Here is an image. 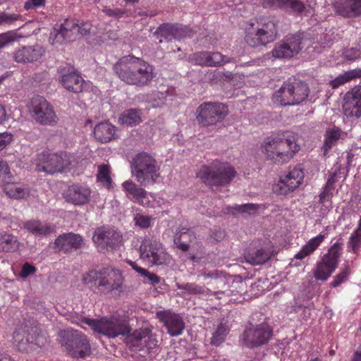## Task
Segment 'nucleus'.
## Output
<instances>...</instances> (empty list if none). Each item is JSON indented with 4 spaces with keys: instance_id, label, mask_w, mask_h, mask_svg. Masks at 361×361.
I'll list each match as a JSON object with an SVG mask.
<instances>
[{
    "instance_id": "obj_1",
    "label": "nucleus",
    "mask_w": 361,
    "mask_h": 361,
    "mask_svg": "<svg viewBox=\"0 0 361 361\" xmlns=\"http://www.w3.org/2000/svg\"><path fill=\"white\" fill-rule=\"evenodd\" d=\"M125 276L118 268L108 266L92 269L82 276V282L95 293L109 294L124 290Z\"/></svg>"
},
{
    "instance_id": "obj_2",
    "label": "nucleus",
    "mask_w": 361,
    "mask_h": 361,
    "mask_svg": "<svg viewBox=\"0 0 361 361\" xmlns=\"http://www.w3.org/2000/svg\"><path fill=\"white\" fill-rule=\"evenodd\" d=\"M261 147L267 159L279 164L289 161L300 150L297 135L291 132L272 134L264 140Z\"/></svg>"
},
{
    "instance_id": "obj_3",
    "label": "nucleus",
    "mask_w": 361,
    "mask_h": 361,
    "mask_svg": "<svg viewBox=\"0 0 361 361\" xmlns=\"http://www.w3.org/2000/svg\"><path fill=\"white\" fill-rule=\"evenodd\" d=\"M118 78L126 83L142 87L155 77L154 68L147 62L134 56L123 57L114 66Z\"/></svg>"
},
{
    "instance_id": "obj_4",
    "label": "nucleus",
    "mask_w": 361,
    "mask_h": 361,
    "mask_svg": "<svg viewBox=\"0 0 361 361\" xmlns=\"http://www.w3.org/2000/svg\"><path fill=\"white\" fill-rule=\"evenodd\" d=\"M276 22L269 17H259L246 27L245 39L252 47L265 46L277 38Z\"/></svg>"
},
{
    "instance_id": "obj_5",
    "label": "nucleus",
    "mask_w": 361,
    "mask_h": 361,
    "mask_svg": "<svg viewBox=\"0 0 361 361\" xmlns=\"http://www.w3.org/2000/svg\"><path fill=\"white\" fill-rule=\"evenodd\" d=\"M75 161V157L73 154L66 152L49 154L44 151L37 155L36 170L47 174L64 173L71 170Z\"/></svg>"
},
{
    "instance_id": "obj_6",
    "label": "nucleus",
    "mask_w": 361,
    "mask_h": 361,
    "mask_svg": "<svg viewBox=\"0 0 361 361\" xmlns=\"http://www.w3.org/2000/svg\"><path fill=\"white\" fill-rule=\"evenodd\" d=\"M235 173L234 169L229 164L215 161L211 166H202L197 173V176L206 184L224 185L233 180Z\"/></svg>"
},
{
    "instance_id": "obj_7",
    "label": "nucleus",
    "mask_w": 361,
    "mask_h": 361,
    "mask_svg": "<svg viewBox=\"0 0 361 361\" xmlns=\"http://www.w3.org/2000/svg\"><path fill=\"white\" fill-rule=\"evenodd\" d=\"M82 322L87 324L94 331L108 338L127 335L130 331L128 322L118 317H104L101 319H85Z\"/></svg>"
},
{
    "instance_id": "obj_8",
    "label": "nucleus",
    "mask_w": 361,
    "mask_h": 361,
    "mask_svg": "<svg viewBox=\"0 0 361 361\" xmlns=\"http://www.w3.org/2000/svg\"><path fill=\"white\" fill-rule=\"evenodd\" d=\"M159 166L155 159L143 152L137 154L133 160V174L142 185L153 184L159 177Z\"/></svg>"
},
{
    "instance_id": "obj_9",
    "label": "nucleus",
    "mask_w": 361,
    "mask_h": 361,
    "mask_svg": "<svg viewBox=\"0 0 361 361\" xmlns=\"http://www.w3.org/2000/svg\"><path fill=\"white\" fill-rule=\"evenodd\" d=\"M61 344L73 357L84 358L91 353L90 345L86 336L74 329H66L59 333Z\"/></svg>"
},
{
    "instance_id": "obj_10",
    "label": "nucleus",
    "mask_w": 361,
    "mask_h": 361,
    "mask_svg": "<svg viewBox=\"0 0 361 361\" xmlns=\"http://www.w3.org/2000/svg\"><path fill=\"white\" fill-rule=\"evenodd\" d=\"M343 240L341 238L337 240L329 249L322 260L317 264L313 270V276L319 281H326L332 274L338 266V260L341 255Z\"/></svg>"
},
{
    "instance_id": "obj_11",
    "label": "nucleus",
    "mask_w": 361,
    "mask_h": 361,
    "mask_svg": "<svg viewBox=\"0 0 361 361\" xmlns=\"http://www.w3.org/2000/svg\"><path fill=\"white\" fill-rule=\"evenodd\" d=\"M140 255L144 262L152 265H169L172 260L162 244L152 238H145L142 241Z\"/></svg>"
},
{
    "instance_id": "obj_12",
    "label": "nucleus",
    "mask_w": 361,
    "mask_h": 361,
    "mask_svg": "<svg viewBox=\"0 0 361 361\" xmlns=\"http://www.w3.org/2000/svg\"><path fill=\"white\" fill-rule=\"evenodd\" d=\"M92 240L99 252L103 253L119 248L123 241L121 232L109 226L97 228L94 231Z\"/></svg>"
},
{
    "instance_id": "obj_13",
    "label": "nucleus",
    "mask_w": 361,
    "mask_h": 361,
    "mask_svg": "<svg viewBox=\"0 0 361 361\" xmlns=\"http://www.w3.org/2000/svg\"><path fill=\"white\" fill-rule=\"evenodd\" d=\"M30 111L32 117L41 125L54 126L58 123L59 118L54 107L42 97L32 98Z\"/></svg>"
},
{
    "instance_id": "obj_14",
    "label": "nucleus",
    "mask_w": 361,
    "mask_h": 361,
    "mask_svg": "<svg viewBox=\"0 0 361 361\" xmlns=\"http://www.w3.org/2000/svg\"><path fill=\"white\" fill-rule=\"evenodd\" d=\"M196 114L197 122L209 126L221 121L228 114V108L222 103L204 102L198 106Z\"/></svg>"
},
{
    "instance_id": "obj_15",
    "label": "nucleus",
    "mask_w": 361,
    "mask_h": 361,
    "mask_svg": "<svg viewBox=\"0 0 361 361\" xmlns=\"http://www.w3.org/2000/svg\"><path fill=\"white\" fill-rule=\"evenodd\" d=\"M305 33L298 32L287 36L284 40L276 44L271 51L275 59H290L297 55L302 49L304 43Z\"/></svg>"
},
{
    "instance_id": "obj_16",
    "label": "nucleus",
    "mask_w": 361,
    "mask_h": 361,
    "mask_svg": "<svg viewBox=\"0 0 361 361\" xmlns=\"http://www.w3.org/2000/svg\"><path fill=\"white\" fill-rule=\"evenodd\" d=\"M273 331L267 323L247 327L242 335L243 344L248 348L264 345L270 340Z\"/></svg>"
},
{
    "instance_id": "obj_17",
    "label": "nucleus",
    "mask_w": 361,
    "mask_h": 361,
    "mask_svg": "<svg viewBox=\"0 0 361 361\" xmlns=\"http://www.w3.org/2000/svg\"><path fill=\"white\" fill-rule=\"evenodd\" d=\"M304 176L303 170L301 168L295 167L287 174L280 178L278 183L274 185L273 190L276 193L286 195L299 187L304 179Z\"/></svg>"
},
{
    "instance_id": "obj_18",
    "label": "nucleus",
    "mask_w": 361,
    "mask_h": 361,
    "mask_svg": "<svg viewBox=\"0 0 361 361\" xmlns=\"http://www.w3.org/2000/svg\"><path fill=\"white\" fill-rule=\"evenodd\" d=\"M343 110L348 118L361 117V86L354 87L345 94Z\"/></svg>"
},
{
    "instance_id": "obj_19",
    "label": "nucleus",
    "mask_w": 361,
    "mask_h": 361,
    "mask_svg": "<svg viewBox=\"0 0 361 361\" xmlns=\"http://www.w3.org/2000/svg\"><path fill=\"white\" fill-rule=\"evenodd\" d=\"M156 317L164 324L170 336H178L182 334L185 329V323L179 314L170 311H159Z\"/></svg>"
},
{
    "instance_id": "obj_20",
    "label": "nucleus",
    "mask_w": 361,
    "mask_h": 361,
    "mask_svg": "<svg viewBox=\"0 0 361 361\" xmlns=\"http://www.w3.org/2000/svg\"><path fill=\"white\" fill-rule=\"evenodd\" d=\"M157 32L161 37L159 42L161 43L164 40L171 42L190 37L191 30L186 26L166 23L160 25Z\"/></svg>"
},
{
    "instance_id": "obj_21",
    "label": "nucleus",
    "mask_w": 361,
    "mask_h": 361,
    "mask_svg": "<svg viewBox=\"0 0 361 361\" xmlns=\"http://www.w3.org/2000/svg\"><path fill=\"white\" fill-rule=\"evenodd\" d=\"M78 23L66 19L60 25H56L50 33L49 41L52 44H60L71 39Z\"/></svg>"
},
{
    "instance_id": "obj_22",
    "label": "nucleus",
    "mask_w": 361,
    "mask_h": 361,
    "mask_svg": "<svg viewBox=\"0 0 361 361\" xmlns=\"http://www.w3.org/2000/svg\"><path fill=\"white\" fill-rule=\"evenodd\" d=\"M335 12L344 18L361 16V0H338L333 4Z\"/></svg>"
},
{
    "instance_id": "obj_23",
    "label": "nucleus",
    "mask_w": 361,
    "mask_h": 361,
    "mask_svg": "<svg viewBox=\"0 0 361 361\" xmlns=\"http://www.w3.org/2000/svg\"><path fill=\"white\" fill-rule=\"evenodd\" d=\"M82 243V238L73 233L59 235L54 241V248L56 251L68 252L72 249L79 248Z\"/></svg>"
},
{
    "instance_id": "obj_24",
    "label": "nucleus",
    "mask_w": 361,
    "mask_h": 361,
    "mask_svg": "<svg viewBox=\"0 0 361 361\" xmlns=\"http://www.w3.org/2000/svg\"><path fill=\"white\" fill-rule=\"evenodd\" d=\"M63 195L68 202L76 205L84 204L89 200L90 190L85 186L73 185L68 188Z\"/></svg>"
},
{
    "instance_id": "obj_25",
    "label": "nucleus",
    "mask_w": 361,
    "mask_h": 361,
    "mask_svg": "<svg viewBox=\"0 0 361 361\" xmlns=\"http://www.w3.org/2000/svg\"><path fill=\"white\" fill-rule=\"evenodd\" d=\"M347 137V133L342 131L338 127L329 128L324 134V144L322 147L323 154L326 156L327 153L337 145L340 140H344Z\"/></svg>"
},
{
    "instance_id": "obj_26",
    "label": "nucleus",
    "mask_w": 361,
    "mask_h": 361,
    "mask_svg": "<svg viewBox=\"0 0 361 361\" xmlns=\"http://www.w3.org/2000/svg\"><path fill=\"white\" fill-rule=\"evenodd\" d=\"M178 294L185 298L191 295H198L200 298H206L212 290L205 286H201L195 283H186L183 284L177 283Z\"/></svg>"
},
{
    "instance_id": "obj_27",
    "label": "nucleus",
    "mask_w": 361,
    "mask_h": 361,
    "mask_svg": "<svg viewBox=\"0 0 361 361\" xmlns=\"http://www.w3.org/2000/svg\"><path fill=\"white\" fill-rule=\"evenodd\" d=\"M43 53L44 50L39 45L24 47L16 51L14 58L17 62H33L41 58Z\"/></svg>"
},
{
    "instance_id": "obj_28",
    "label": "nucleus",
    "mask_w": 361,
    "mask_h": 361,
    "mask_svg": "<svg viewBox=\"0 0 361 361\" xmlns=\"http://www.w3.org/2000/svg\"><path fill=\"white\" fill-rule=\"evenodd\" d=\"M23 227L36 237H45L55 231V226L38 220H30L24 223Z\"/></svg>"
},
{
    "instance_id": "obj_29",
    "label": "nucleus",
    "mask_w": 361,
    "mask_h": 361,
    "mask_svg": "<svg viewBox=\"0 0 361 361\" xmlns=\"http://www.w3.org/2000/svg\"><path fill=\"white\" fill-rule=\"evenodd\" d=\"M149 331L147 329H140L134 331L127 338L128 342L133 346L142 348L145 345L147 348H152L157 345V340L148 338Z\"/></svg>"
},
{
    "instance_id": "obj_30",
    "label": "nucleus",
    "mask_w": 361,
    "mask_h": 361,
    "mask_svg": "<svg viewBox=\"0 0 361 361\" xmlns=\"http://www.w3.org/2000/svg\"><path fill=\"white\" fill-rule=\"evenodd\" d=\"M61 82L66 90L73 92L83 91L85 85L82 78L75 71L63 75Z\"/></svg>"
},
{
    "instance_id": "obj_31",
    "label": "nucleus",
    "mask_w": 361,
    "mask_h": 361,
    "mask_svg": "<svg viewBox=\"0 0 361 361\" xmlns=\"http://www.w3.org/2000/svg\"><path fill=\"white\" fill-rule=\"evenodd\" d=\"M94 136L100 142H108L116 138V128L109 122L98 123L94 128Z\"/></svg>"
},
{
    "instance_id": "obj_32",
    "label": "nucleus",
    "mask_w": 361,
    "mask_h": 361,
    "mask_svg": "<svg viewBox=\"0 0 361 361\" xmlns=\"http://www.w3.org/2000/svg\"><path fill=\"white\" fill-rule=\"evenodd\" d=\"M4 192L12 199L21 200L27 199L30 194V188L20 183H11V180L5 183Z\"/></svg>"
},
{
    "instance_id": "obj_33",
    "label": "nucleus",
    "mask_w": 361,
    "mask_h": 361,
    "mask_svg": "<svg viewBox=\"0 0 361 361\" xmlns=\"http://www.w3.org/2000/svg\"><path fill=\"white\" fill-rule=\"evenodd\" d=\"M290 96L293 98L295 105L299 104L306 99L309 94L307 85L301 81H286Z\"/></svg>"
},
{
    "instance_id": "obj_34",
    "label": "nucleus",
    "mask_w": 361,
    "mask_h": 361,
    "mask_svg": "<svg viewBox=\"0 0 361 361\" xmlns=\"http://www.w3.org/2000/svg\"><path fill=\"white\" fill-rule=\"evenodd\" d=\"M326 235L327 234L326 233H321L318 235L309 240V241L302 247L300 250L295 254V258L298 259H302L312 254L324 241Z\"/></svg>"
},
{
    "instance_id": "obj_35",
    "label": "nucleus",
    "mask_w": 361,
    "mask_h": 361,
    "mask_svg": "<svg viewBox=\"0 0 361 361\" xmlns=\"http://www.w3.org/2000/svg\"><path fill=\"white\" fill-rule=\"evenodd\" d=\"M263 4L264 6H276L298 13L305 8L304 4L299 0H267Z\"/></svg>"
},
{
    "instance_id": "obj_36",
    "label": "nucleus",
    "mask_w": 361,
    "mask_h": 361,
    "mask_svg": "<svg viewBox=\"0 0 361 361\" xmlns=\"http://www.w3.org/2000/svg\"><path fill=\"white\" fill-rule=\"evenodd\" d=\"M195 239V236L190 229L182 228L176 233L173 241L177 247L183 251H187L190 243Z\"/></svg>"
},
{
    "instance_id": "obj_37",
    "label": "nucleus",
    "mask_w": 361,
    "mask_h": 361,
    "mask_svg": "<svg viewBox=\"0 0 361 361\" xmlns=\"http://www.w3.org/2000/svg\"><path fill=\"white\" fill-rule=\"evenodd\" d=\"M274 103L280 106H292L295 105L293 98L291 97L290 90L286 81L283 82L282 86L274 92L272 96Z\"/></svg>"
},
{
    "instance_id": "obj_38",
    "label": "nucleus",
    "mask_w": 361,
    "mask_h": 361,
    "mask_svg": "<svg viewBox=\"0 0 361 361\" xmlns=\"http://www.w3.org/2000/svg\"><path fill=\"white\" fill-rule=\"evenodd\" d=\"M18 238L8 233H0V252H13L18 250Z\"/></svg>"
},
{
    "instance_id": "obj_39",
    "label": "nucleus",
    "mask_w": 361,
    "mask_h": 361,
    "mask_svg": "<svg viewBox=\"0 0 361 361\" xmlns=\"http://www.w3.org/2000/svg\"><path fill=\"white\" fill-rule=\"evenodd\" d=\"M206 66L208 67L221 66L234 61V59L223 55L219 51H206Z\"/></svg>"
},
{
    "instance_id": "obj_40",
    "label": "nucleus",
    "mask_w": 361,
    "mask_h": 361,
    "mask_svg": "<svg viewBox=\"0 0 361 361\" xmlns=\"http://www.w3.org/2000/svg\"><path fill=\"white\" fill-rule=\"evenodd\" d=\"M141 121V111L134 109L126 110L121 114L119 118L121 124L129 126H136Z\"/></svg>"
},
{
    "instance_id": "obj_41",
    "label": "nucleus",
    "mask_w": 361,
    "mask_h": 361,
    "mask_svg": "<svg viewBox=\"0 0 361 361\" xmlns=\"http://www.w3.org/2000/svg\"><path fill=\"white\" fill-rule=\"evenodd\" d=\"M361 78V68L353 69L345 72L344 73L338 75L331 82L333 88H337L340 85L345 84L355 78Z\"/></svg>"
},
{
    "instance_id": "obj_42",
    "label": "nucleus",
    "mask_w": 361,
    "mask_h": 361,
    "mask_svg": "<svg viewBox=\"0 0 361 361\" xmlns=\"http://www.w3.org/2000/svg\"><path fill=\"white\" fill-rule=\"evenodd\" d=\"M269 253L264 249H259L255 252H248L245 255L246 261L252 264H262L269 259Z\"/></svg>"
},
{
    "instance_id": "obj_43",
    "label": "nucleus",
    "mask_w": 361,
    "mask_h": 361,
    "mask_svg": "<svg viewBox=\"0 0 361 361\" xmlns=\"http://www.w3.org/2000/svg\"><path fill=\"white\" fill-rule=\"evenodd\" d=\"M361 247V229L357 228L350 234L347 243V250L349 252L357 253Z\"/></svg>"
},
{
    "instance_id": "obj_44",
    "label": "nucleus",
    "mask_w": 361,
    "mask_h": 361,
    "mask_svg": "<svg viewBox=\"0 0 361 361\" xmlns=\"http://www.w3.org/2000/svg\"><path fill=\"white\" fill-rule=\"evenodd\" d=\"M228 331V327L226 324H220L212 334L211 343L216 346L220 345L224 342Z\"/></svg>"
},
{
    "instance_id": "obj_45",
    "label": "nucleus",
    "mask_w": 361,
    "mask_h": 361,
    "mask_svg": "<svg viewBox=\"0 0 361 361\" xmlns=\"http://www.w3.org/2000/svg\"><path fill=\"white\" fill-rule=\"evenodd\" d=\"M122 186L126 192V196L132 201L143 192V188L137 186L131 180L124 181Z\"/></svg>"
},
{
    "instance_id": "obj_46",
    "label": "nucleus",
    "mask_w": 361,
    "mask_h": 361,
    "mask_svg": "<svg viewBox=\"0 0 361 361\" xmlns=\"http://www.w3.org/2000/svg\"><path fill=\"white\" fill-rule=\"evenodd\" d=\"M110 168L108 165L102 164L98 166L97 180L106 188H109L111 185V178L109 176Z\"/></svg>"
},
{
    "instance_id": "obj_47",
    "label": "nucleus",
    "mask_w": 361,
    "mask_h": 361,
    "mask_svg": "<svg viewBox=\"0 0 361 361\" xmlns=\"http://www.w3.org/2000/svg\"><path fill=\"white\" fill-rule=\"evenodd\" d=\"M135 224L142 228H147L152 226L153 218L150 216L137 213L134 215Z\"/></svg>"
},
{
    "instance_id": "obj_48",
    "label": "nucleus",
    "mask_w": 361,
    "mask_h": 361,
    "mask_svg": "<svg viewBox=\"0 0 361 361\" xmlns=\"http://www.w3.org/2000/svg\"><path fill=\"white\" fill-rule=\"evenodd\" d=\"M197 276L202 277L204 281L209 280L207 284L212 283V281L224 282V280L221 278V273L218 270L201 271L198 273Z\"/></svg>"
},
{
    "instance_id": "obj_49",
    "label": "nucleus",
    "mask_w": 361,
    "mask_h": 361,
    "mask_svg": "<svg viewBox=\"0 0 361 361\" xmlns=\"http://www.w3.org/2000/svg\"><path fill=\"white\" fill-rule=\"evenodd\" d=\"M189 61L195 65L206 66V51H199L190 55Z\"/></svg>"
},
{
    "instance_id": "obj_50",
    "label": "nucleus",
    "mask_w": 361,
    "mask_h": 361,
    "mask_svg": "<svg viewBox=\"0 0 361 361\" xmlns=\"http://www.w3.org/2000/svg\"><path fill=\"white\" fill-rule=\"evenodd\" d=\"M9 180H12V176L8 164L0 160V181L6 183Z\"/></svg>"
},
{
    "instance_id": "obj_51",
    "label": "nucleus",
    "mask_w": 361,
    "mask_h": 361,
    "mask_svg": "<svg viewBox=\"0 0 361 361\" xmlns=\"http://www.w3.org/2000/svg\"><path fill=\"white\" fill-rule=\"evenodd\" d=\"M23 333H24L23 330L21 331L19 329L15 331L13 333V339L20 350H26L27 348L25 345H27L28 340L26 338L24 341V335H22Z\"/></svg>"
},
{
    "instance_id": "obj_52",
    "label": "nucleus",
    "mask_w": 361,
    "mask_h": 361,
    "mask_svg": "<svg viewBox=\"0 0 361 361\" xmlns=\"http://www.w3.org/2000/svg\"><path fill=\"white\" fill-rule=\"evenodd\" d=\"M21 18L22 16L18 14L2 12L0 13V25L12 24Z\"/></svg>"
},
{
    "instance_id": "obj_53",
    "label": "nucleus",
    "mask_w": 361,
    "mask_h": 361,
    "mask_svg": "<svg viewBox=\"0 0 361 361\" xmlns=\"http://www.w3.org/2000/svg\"><path fill=\"white\" fill-rule=\"evenodd\" d=\"M360 54V50L353 47L346 49L343 52V59L348 61H354L360 59L361 57Z\"/></svg>"
},
{
    "instance_id": "obj_54",
    "label": "nucleus",
    "mask_w": 361,
    "mask_h": 361,
    "mask_svg": "<svg viewBox=\"0 0 361 361\" xmlns=\"http://www.w3.org/2000/svg\"><path fill=\"white\" fill-rule=\"evenodd\" d=\"M349 269L348 267H346L345 269L342 270L338 274H337L334 281L331 283V286L333 287H337L340 286L341 283H344L349 276Z\"/></svg>"
},
{
    "instance_id": "obj_55",
    "label": "nucleus",
    "mask_w": 361,
    "mask_h": 361,
    "mask_svg": "<svg viewBox=\"0 0 361 361\" xmlns=\"http://www.w3.org/2000/svg\"><path fill=\"white\" fill-rule=\"evenodd\" d=\"M340 178L341 173L339 170H336L334 172H331L327 178L325 186L334 191L335 189V184L338 181Z\"/></svg>"
},
{
    "instance_id": "obj_56",
    "label": "nucleus",
    "mask_w": 361,
    "mask_h": 361,
    "mask_svg": "<svg viewBox=\"0 0 361 361\" xmlns=\"http://www.w3.org/2000/svg\"><path fill=\"white\" fill-rule=\"evenodd\" d=\"M46 0H27L24 4L25 10L37 9L44 6Z\"/></svg>"
},
{
    "instance_id": "obj_57",
    "label": "nucleus",
    "mask_w": 361,
    "mask_h": 361,
    "mask_svg": "<svg viewBox=\"0 0 361 361\" xmlns=\"http://www.w3.org/2000/svg\"><path fill=\"white\" fill-rule=\"evenodd\" d=\"M333 192L332 190L330 188H328L326 186L324 185L323 188V190L319 194V202L322 204L325 203L326 202H330L331 197H333Z\"/></svg>"
},
{
    "instance_id": "obj_58",
    "label": "nucleus",
    "mask_w": 361,
    "mask_h": 361,
    "mask_svg": "<svg viewBox=\"0 0 361 361\" xmlns=\"http://www.w3.org/2000/svg\"><path fill=\"white\" fill-rule=\"evenodd\" d=\"M133 202L138 203L140 205H142L144 207H150L151 203L150 200L149 199L147 192L145 190L143 189V192L140 195V196H137Z\"/></svg>"
},
{
    "instance_id": "obj_59",
    "label": "nucleus",
    "mask_w": 361,
    "mask_h": 361,
    "mask_svg": "<svg viewBox=\"0 0 361 361\" xmlns=\"http://www.w3.org/2000/svg\"><path fill=\"white\" fill-rule=\"evenodd\" d=\"M13 139V135L8 132L0 133V150L4 149Z\"/></svg>"
},
{
    "instance_id": "obj_60",
    "label": "nucleus",
    "mask_w": 361,
    "mask_h": 361,
    "mask_svg": "<svg viewBox=\"0 0 361 361\" xmlns=\"http://www.w3.org/2000/svg\"><path fill=\"white\" fill-rule=\"evenodd\" d=\"M35 271L36 269L34 266L30 264L29 263H25L22 267L20 276L23 278H27L30 274H34Z\"/></svg>"
},
{
    "instance_id": "obj_61",
    "label": "nucleus",
    "mask_w": 361,
    "mask_h": 361,
    "mask_svg": "<svg viewBox=\"0 0 361 361\" xmlns=\"http://www.w3.org/2000/svg\"><path fill=\"white\" fill-rule=\"evenodd\" d=\"M91 27L92 25L88 21L81 23L80 25L78 24V27L74 29V32H78L82 35H85L90 32Z\"/></svg>"
},
{
    "instance_id": "obj_62",
    "label": "nucleus",
    "mask_w": 361,
    "mask_h": 361,
    "mask_svg": "<svg viewBox=\"0 0 361 361\" xmlns=\"http://www.w3.org/2000/svg\"><path fill=\"white\" fill-rule=\"evenodd\" d=\"M142 276L147 278L148 283L152 285H157L160 282V278L157 275L149 272L147 269H145V273Z\"/></svg>"
},
{
    "instance_id": "obj_63",
    "label": "nucleus",
    "mask_w": 361,
    "mask_h": 361,
    "mask_svg": "<svg viewBox=\"0 0 361 361\" xmlns=\"http://www.w3.org/2000/svg\"><path fill=\"white\" fill-rule=\"evenodd\" d=\"M13 41V38L9 33L0 35V48L6 47L8 44Z\"/></svg>"
},
{
    "instance_id": "obj_64",
    "label": "nucleus",
    "mask_w": 361,
    "mask_h": 361,
    "mask_svg": "<svg viewBox=\"0 0 361 361\" xmlns=\"http://www.w3.org/2000/svg\"><path fill=\"white\" fill-rule=\"evenodd\" d=\"M351 361H361V344L358 346L357 350L355 351Z\"/></svg>"
}]
</instances>
